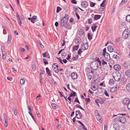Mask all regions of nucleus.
<instances>
[{"mask_svg": "<svg viewBox=\"0 0 130 130\" xmlns=\"http://www.w3.org/2000/svg\"><path fill=\"white\" fill-rule=\"evenodd\" d=\"M90 67L91 69L93 70H96L99 67L98 63L96 61H93L90 64Z\"/></svg>", "mask_w": 130, "mask_h": 130, "instance_id": "obj_1", "label": "nucleus"}, {"mask_svg": "<svg viewBox=\"0 0 130 130\" xmlns=\"http://www.w3.org/2000/svg\"><path fill=\"white\" fill-rule=\"evenodd\" d=\"M112 76L114 79L117 82H119L120 80V74L119 72H113Z\"/></svg>", "mask_w": 130, "mask_h": 130, "instance_id": "obj_2", "label": "nucleus"}, {"mask_svg": "<svg viewBox=\"0 0 130 130\" xmlns=\"http://www.w3.org/2000/svg\"><path fill=\"white\" fill-rule=\"evenodd\" d=\"M130 31L128 29H125L123 31L122 34L123 38L125 39H126L130 35Z\"/></svg>", "mask_w": 130, "mask_h": 130, "instance_id": "obj_3", "label": "nucleus"}, {"mask_svg": "<svg viewBox=\"0 0 130 130\" xmlns=\"http://www.w3.org/2000/svg\"><path fill=\"white\" fill-rule=\"evenodd\" d=\"M58 65L57 63H55L53 64L52 68L55 72L58 73L59 71V69L58 68Z\"/></svg>", "mask_w": 130, "mask_h": 130, "instance_id": "obj_4", "label": "nucleus"}, {"mask_svg": "<svg viewBox=\"0 0 130 130\" xmlns=\"http://www.w3.org/2000/svg\"><path fill=\"white\" fill-rule=\"evenodd\" d=\"M95 116L97 119L99 120L100 122H102V118L101 116H100L99 113H98V111L97 110L95 111Z\"/></svg>", "mask_w": 130, "mask_h": 130, "instance_id": "obj_5", "label": "nucleus"}, {"mask_svg": "<svg viewBox=\"0 0 130 130\" xmlns=\"http://www.w3.org/2000/svg\"><path fill=\"white\" fill-rule=\"evenodd\" d=\"M76 117L78 119H81L82 117V115L80 111H76Z\"/></svg>", "mask_w": 130, "mask_h": 130, "instance_id": "obj_6", "label": "nucleus"}, {"mask_svg": "<svg viewBox=\"0 0 130 130\" xmlns=\"http://www.w3.org/2000/svg\"><path fill=\"white\" fill-rule=\"evenodd\" d=\"M63 18H62L60 24V27H62V26H64L67 23V20L63 19Z\"/></svg>", "mask_w": 130, "mask_h": 130, "instance_id": "obj_7", "label": "nucleus"}, {"mask_svg": "<svg viewBox=\"0 0 130 130\" xmlns=\"http://www.w3.org/2000/svg\"><path fill=\"white\" fill-rule=\"evenodd\" d=\"M124 105H127L130 102V100L128 98H126L123 99L122 101Z\"/></svg>", "mask_w": 130, "mask_h": 130, "instance_id": "obj_8", "label": "nucleus"}, {"mask_svg": "<svg viewBox=\"0 0 130 130\" xmlns=\"http://www.w3.org/2000/svg\"><path fill=\"white\" fill-rule=\"evenodd\" d=\"M103 55L104 57V59L106 61H108L110 60V57L109 54L108 53H106L104 54V55Z\"/></svg>", "mask_w": 130, "mask_h": 130, "instance_id": "obj_9", "label": "nucleus"}, {"mask_svg": "<svg viewBox=\"0 0 130 130\" xmlns=\"http://www.w3.org/2000/svg\"><path fill=\"white\" fill-rule=\"evenodd\" d=\"M113 68L115 70L119 71L121 70V66L120 65L117 64L114 66Z\"/></svg>", "mask_w": 130, "mask_h": 130, "instance_id": "obj_10", "label": "nucleus"}, {"mask_svg": "<svg viewBox=\"0 0 130 130\" xmlns=\"http://www.w3.org/2000/svg\"><path fill=\"white\" fill-rule=\"evenodd\" d=\"M71 77L73 79H76L78 77L77 74L75 72H73L71 74Z\"/></svg>", "mask_w": 130, "mask_h": 130, "instance_id": "obj_11", "label": "nucleus"}, {"mask_svg": "<svg viewBox=\"0 0 130 130\" xmlns=\"http://www.w3.org/2000/svg\"><path fill=\"white\" fill-rule=\"evenodd\" d=\"M119 121L122 123H124L126 121V119L125 117H121L119 118Z\"/></svg>", "mask_w": 130, "mask_h": 130, "instance_id": "obj_12", "label": "nucleus"}, {"mask_svg": "<svg viewBox=\"0 0 130 130\" xmlns=\"http://www.w3.org/2000/svg\"><path fill=\"white\" fill-rule=\"evenodd\" d=\"M88 43H86L85 44H83L82 47V49L84 50H86L88 49Z\"/></svg>", "mask_w": 130, "mask_h": 130, "instance_id": "obj_13", "label": "nucleus"}, {"mask_svg": "<svg viewBox=\"0 0 130 130\" xmlns=\"http://www.w3.org/2000/svg\"><path fill=\"white\" fill-rule=\"evenodd\" d=\"M82 39V38L81 37H78L76 38L75 40V42L77 44H78L81 42Z\"/></svg>", "mask_w": 130, "mask_h": 130, "instance_id": "obj_14", "label": "nucleus"}, {"mask_svg": "<svg viewBox=\"0 0 130 130\" xmlns=\"http://www.w3.org/2000/svg\"><path fill=\"white\" fill-rule=\"evenodd\" d=\"M125 74L127 77H130V70H126L125 71Z\"/></svg>", "mask_w": 130, "mask_h": 130, "instance_id": "obj_15", "label": "nucleus"}, {"mask_svg": "<svg viewBox=\"0 0 130 130\" xmlns=\"http://www.w3.org/2000/svg\"><path fill=\"white\" fill-rule=\"evenodd\" d=\"M37 17L36 16L34 15L32 18L31 20V22L32 23H34L37 20Z\"/></svg>", "mask_w": 130, "mask_h": 130, "instance_id": "obj_16", "label": "nucleus"}, {"mask_svg": "<svg viewBox=\"0 0 130 130\" xmlns=\"http://www.w3.org/2000/svg\"><path fill=\"white\" fill-rule=\"evenodd\" d=\"M88 3L86 1H83L82 2L81 5L85 8L88 6Z\"/></svg>", "mask_w": 130, "mask_h": 130, "instance_id": "obj_17", "label": "nucleus"}, {"mask_svg": "<svg viewBox=\"0 0 130 130\" xmlns=\"http://www.w3.org/2000/svg\"><path fill=\"white\" fill-rule=\"evenodd\" d=\"M42 55L43 57H47L48 58H50V57L49 54L47 52H46L42 54Z\"/></svg>", "mask_w": 130, "mask_h": 130, "instance_id": "obj_18", "label": "nucleus"}, {"mask_svg": "<svg viewBox=\"0 0 130 130\" xmlns=\"http://www.w3.org/2000/svg\"><path fill=\"white\" fill-rule=\"evenodd\" d=\"M78 33L80 36H83L84 35V30L82 29H80L79 30Z\"/></svg>", "mask_w": 130, "mask_h": 130, "instance_id": "obj_19", "label": "nucleus"}, {"mask_svg": "<svg viewBox=\"0 0 130 130\" xmlns=\"http://www.w3.org/2000/svg\"><path fill=\"white\" fill-rule=\"evenodd\" d=\"M108 49L109 52H111L113 50V47L109 45L108 47Z\"/></svg>", "mask_w": 130, "mask_h": 130, "instance_id": "obj_20", "label": "nucleus"}, {"mask_svg": "<svg viewBox=\"0 0 130 130\" xmlns=\"http://www.w3.org/2000/svg\"><path fill=\"white\" fill-rule=\"evenodd\" d=\"M117 87L116 86V87H113L112 88L110 89V91L111 92H113L117 91Z\"/></svg>", "mask_w": 130, "mask_h": 130, "instance_id": "obj_21", "label": "nucleus"}, {"mask_svg": "<svg viewBox=\"0 0 130 130\" xmlns=\"http://www.w3.org/2000/svg\"><path fill=\"white\" fill-rule=\"evenodd\" d=\"M86 74L88 76V78L90 79L92 78V77L94 75V73H92L90 74L86 73Z\"/></svg>", "mask_w": 130, "mask_h": 130, "instance_id": "obj_22", "label": "nucleus"}, {"mask_svg": "<svg viewBox=\"0 0 130 130\" xmlns=\"http://www.w3.org/2000/svg\"><path fill=\"white\" fill-rule=\"evenodd\" d=\"M46 73L48 75L50 76H51L52 75L51 74L50 71L49 70L48 68V67H46Z\"/></svg>", "mask_w": 130, "mask_h": 130, "instance_id": "obj_23", "label": "nucleus"}, {"mask_svg": "<svg viewBox=\"0 0 130 130\" xmlns=\"http://www.w3.org/2000/svg\"><path fill=\"white\" fill-rule=\"evenodd\" d=\"M86 71L87 72L86 73L90 74L92 73H94V71L92 70H91L90 69L87 68L86 70Z\"/></svg>", "mask_w": 130, "mask_h": 130, "instance_id": "obj_24", "label": "nucleus"}, {"mask_svg": "<svg viewBox=\"0 0 130 130\" xmlns=\"http://www.w3.org/2000/svg\"><path fill=\"white\" fill-rule=\"evenodd\" d=\"M97 27V26L95 25H93L92 26L91 28L93 32L95 31Z\"/></svg>", "mask_w": 130, "mask_h": 130, "instance_id": "obj_25", "label": "nucleus"}, {"mask_svg": "<svg viewBox=\"0 0 130 130\" xmlns=\"http://www.w3.org/2000/svg\"><path fill=\"white\" fill-rule=\"evenodd\" d=\"M113 58L115 59L116 61H118L120 59L119 57L117 55L114 54L113 56Z\"/></svg>", "mask_w": 130, "mask_h": 130, "instance_id": "obj_26", "label": "nucleus"}, {"mask_svg": "<svg viewBox=\"0 0 130 130\" xmlns=\"http://www.w3.org/2000/svg\"><path fill=\"white\" fill-rule=\"evenodd\" d=\"M115 83V81L114 79L111 78L110 79L109 82V84L111 85H113Z\"/></svg>", "mask_w": 130, "mask_h": 130, "instance_id": "obj_27", "label": "nucleus"}, {"mask_svg": "<svg viewBox=\"0 0 130 130\" xmlns=\"http://www.w3.org/2000/svg\"><path fill=\"white\" fill-rule=\"evenodd\" d=\"M126 88L127 90L129 92H130V83H128L127 84Z\"/></svg>", "mask_w": 130, "mask_h": 130, "instance_id": "obj_28", "label": "nucleus"}, {"mask_svg": "<svg viewBox=\"0 0 130 130\" xmlns=\"http://www.w3.org/2000/svg\"><path fill=\"white\" fill-rule=\"evenodd\" d=\"M101 61L102 62V64L103 66H104L105 67L107 65V62L105 61V59L104 60L103 59Z\"/></svg>", "mask_w": 130, "mask_h": 130, "instance_id": "obj_29", "label": "nucleus"}, {"mask_svg": "<svg viewBox=\"0 0 130 130\" xmlns=\"http://www.w3.org/2000/svg\"><path fill=\"white\" fill-rule=\"evenodd\" d=\"M101 17V15H94V19L95 20H97L100 19Z\"/></svg>", "mask_w": 130, "mask_h": 130, "instance_id": "obj_30", "label": "nucleus"}, {"mask_svg": "<svg viewBox=\"0 0 130 130\" xmlns=\"http://www.w3.org/2000/svg\"><path fill=\"white\" fill-rule=\"evenodd\" d=\"M72 92H73L71 93L70 95V97H74L75 96L76 93L75 92L73 91V90H72Z\"/></svg>", "mask_w": 130, "mask_h": 130, "instance_id": "obj_31", "label": "nucleus"}, {"mask_svg": "<svg viewBox=\"0 0 130 130\" xmlns=\"http://www.w3.org/2000/svg\"><path fill=\"white\" fill-rule=\"evenodd\" d=\"M20 83L21 85H24L25 83V79L23 78L21 79L20 81Z\"/></svg>", "mask_w": 130, "mask_h": 130, "instance_id": "obj_32", "label": "nucleus"}, {"mask_svg": "<svg viewBox=\"0 0 130 130\" xmlns=\"http://www.w3.org/2000/svg\"><path fill=\"white\" fill-rule=\"evenodd\" d=\"M103 99H101L100 100H98L95 101V102L96 103H99L101 104H102L103 103V101H102Z\"/></svg>", "mask_w": 130, "mask_h": 130, "instance_id": "obj_33", "label": "nucleus"}, {"mask_svg": "<svg viewBox=\"0 0 130 130\" xmlns=\"http://www.w3.org/2000/svg\"><path fill=\"white\" fill-rule=\"evenodd\" d=\"M126 21L128 22H130V14L126 16Z\"/></svg>", "mask_w": 130, "mask_h": 130, "instance_id": "obj_34", "label": "nucleus"}, {"mask_svg": "<svg viewBox=\"0 0 130 130\" xmlns=\"http://www.w3.org/2000/svg\"><path fill=\"white\" fill-rule=\"evenodd\" d=\"M3 115V121H4L8 120L6 116L5 113H4Z\"/></svg>", "mask_w": 130, "mask_h": 130, "instance_id": "obj_35", "label": "nucleus"}, {"mask_svg": "<svg viewBox=\"0 0 130 130\" xmlns=\"http://www.w3.org/2000/svg\"><path fill=\"white\" fill-rule=\"evenodd\" d=\"M11 35H8V40L7 41V43H8L9 44L10 42V41L11 40Z\"/></svg>", "mask_w": 130, "mask_h": 130, "instance_id": "obj_36", "label": "nucleus"}, {"mask_svg": "<svg viewBox=\"0 0 130 130\" xmlns=\"http://www.w3.org/2000/svg\"><path fill=\"white\" fill-rule=\"evenodd\" d=\"M79 46L78 45L74 46L73 49V50H74L75 51L77 50L78 49Z\"/></svg>", "mask_w": 130, "mask_h": 130, "instance_id": "obj_37", "label": "nucleus"}, {"mask_svg": "<svg viewBox=\"0 0 130 130\" xmlns=\"http://www.w3.org/2000/svg\"><path fill=\"white\" fill-rule=\"evenodd\" d=\"M88 37L89 40H90L92 38V36L90 33H89L88 34Z\"/></svg>", "mask_w": 130, "mask_h": 130, "instance_id": "obj_38", "label": "nucleus"}, {"mask_svg": "<svg viewBox=\"0 0 130 130\" xmlns=\"http://www.w3.org/2000/svg\"><path fill=\"white\" fill-rule=\"evenodd\" d=\"M61 10V8L59 6L57 7V10H56V12L58 13Z\"/></svg>", "mask_w": 130, "mask_h": 130, "instance_id": "obj_39", "label": "nucleus"}, {"mask_svg": "<svg viewBox=\"0 0 130 130\" xmlns=\"http://www.w3.org/2000/svg\"><path fill=\"white\" fill-rule=\"evenodd\" d=\"M68 14H66L65 15L64 17L63 18V19L66 20H67V21H68Z\"/></svg>", "mask_w": 130, "mask_h": 130, "instance_id": "obj_40", "label": "nucleus"}, {"mask_svg": "<svg viewBox=\"0 0 130 130\" xmlns=\"http://www.w3.org/2000/svg\"><path fill=\"white\" fill-rule=\"evenodd\" d=\"M51 105L53 108L56 109L57 108L56 107L57 105L55 104L52 103V104Z\"/></svg>", "mask_w": 130, "mask_h": 130, "instance_id": "obj_41", "label": "nucleus"}, {"mask_svg": "<svg viewBox=\"0 0 130 130\" xmlns=\"http://www.w3.org/2000/svg\"><path fill=\"white\" fill-rule=\"evenodd\" d=\"M6 53H3L2 54V58L3 59H5L6 58Z\"/></svg>", "mask_w": 130, "mask_h": 130, "instance_id": "obj_42", "label": "nucleus"}, {"mask_svg": "<svg viewBox=\"0 0 130 130\" xmlns=\"http://www.w3.org/2000/svg\"><path fill=\"white\" fill-rule=\"evenodd\" d=\"M13 110H14V114L16 116L17 114V111L16 109L14 107Z\"/></svg>", "mask_w": 130, "mask_h": 130, "instance_id": "obj_43", "label": "nucleus"}, {"mask_svg": "<svg viewBox=\"0 0 130 130\" xmlns=\"http://www.w3.org/2000/svg\"><path fill=\"white\" fill-rule=\"evenodd\" d=\"M91 88L93 91H95L97 89V88L95 87V86H91Z\"/></svg>", "mask_w": 130, "mask_h": 130, "instance_id": "obj_44", "label": "nucleus"}, {"mask_svg": "<svg viewBox=\"0 0 130 130\" xmlns=\"http://www.w3.org/2000/svg\"><path fill=\"white\" fill-rule=\"evenodd\" d=\"M128 0H122L121 3L122 5H123L127 2Z\"/></svg>", "mask_w": 130, "mask_h": 130, "instance_id": "obj_45", "label": "nucleus"}, {"mask_svg": "<svg viewBox=\"0 0 130 130\" xmlns=\"http://www.w3.org/2000/svg\"><path fill=\"white\" fill-rule=\"evenodd\" d=\"M78 58V56L77 55H76L75 57H73L72 58V60L73 61H74L77 59Z\"/></svg>", "mask_w": 130, "mask_h": 130, "instance_id": "obj_46", "label": "nucleus"}, {"mask_svg": "<svg viewBox=\"0 0 130 130\" xmlns=\"http://www.w3.org/2000/svg\"><path fill=\"white\" fill-rule=\"evenodd\" d=\"M30 114V116L32 117V118L33 119L34 121L35 122L36 121V120H35V118H34V116L32 115V113L30 112H28Z\"/></svg>", "mask_w": 130, "mask_h": 130, "instance_id": "obj_47", "label": "nucleus"}, {"mask_svg": "<svg viewBox=\"0 0 130 130\" xmlns=\"http://www.w3.org/2000/svg\"><path fill=\"white\" fill-rule=\"evenodd\" d=\"M95 4V3L93 2H91L90 4V6L91 7H94Z\"/></svg>", "mask_w": 130, "mask_h": 130, "instance_id": "obj_48", "label": "nucleus"}, {"mask_svg": "<svg viewBox=\"0 0 130 130\" xmlns=\"http://www.w3.org/2000/svg\"><path fill=\"white\" fill-rule=\"evenodd\" d=\"M76 105L77 106V108H79L80 109H82V110H84V109L82 107L80 106L79 105V104H77Z\"/></svg>", "mask_w": 130, "mask_h": 130, "instance_id": "obj_49", "label": "nucleus"}, {"mask_svg": "<svg viewBox=\"0 0 130 130\" xmlns=\"http://www.w3.org/2000/svg\"><path fill=\"white\" fill-rule=\"evenodd\" d=\"M82 52L81 49H79L77 53L78 55H80L81 54Z\"/></svg>", "mask_w": 130, "mask_h": 130, "instance_id": "obj_50", "label": "nucleus"}, {"mask_svg": "<svg viewBox=\"0 0 130 130\" xmlns=\"http://www.w3.org/2000/svg\"><path fill=\"white\" fill-rule=\"evenodd\" d=\"M85 101L86 102V104H87V103L90 101V98H86L85 99Z\"/></svg>", "mask_w": 130, "mask_h": 130, "instance_id": "obj_51", "label": "nucleus"}, {"mask_svg": "<svg viewBox=\"0 0 130 130\" xmlns=\"http://www.w3.org/2000/svg\"><path fill=\"white\" fill-rule=\"evenodd\" d=\"M43 62L45 64H48V62L47 61L46 59H43Z\"/></svg>", "mask_w": 130, "mask_h": 130, "instance_id": "obj_52", "label": "nucleus"}, {"mask_svg": "<svg viewBox=\"0 0 130 130\" xmlns=\"http://www.w3.org/2000/svg\"><path fill=\"white\" fill-rule=\"evenodd\" d=\"M32 69L34 70L35 71L36 69V65L35 64H34L32 65Z\"/></svg>", "mask_w": 130, "mask_h": 130, "instance_id": "obj_53", "label": "nucleus"}, {"mask_svg": "<svg viewBox=\"0 0 130 130\" xmlns=\"http://www.w3.org/2000/svg\"><path fill=\"white\" fill-rule=\"evenodd\" d=\"M2 28L3 29V30L4 31H6V30H7V31H8V29L7 27H6V26H4L3 25L2 26Z\"/></svg>", "mask_w": 130, "mask_h": 130, "instance_id": "obj_54", "label": "nucleus"}, {"mask_svg": "<svg viewBox=\"0 0 130 130\" xmlns=\"http://www.w3.org/2000/svg\"><path fill=\"white\" fill-rule=\"evenodd\" d=\"M38 43L40 45V46L42 48H44V47L43 45L41 43V42H40L39 41V40Z\"/></svg>", "mask_w": 130, "mask_h": 130, "instance_id": "obj_55", "label": "nucleus"}, {"mask_svg": "<svg viewBox=\"0 0 130 130\" xmlns=\"http://www.w3.org/2000/svg\"><path fill=\"white\" fill-rule=\"evenodd\" d=\"M107 53L106 52V48H104L103 50V55H104V54Z\"/></svg>", "mask_w": 130, "mask_h": 130, "instance_id": "obj_56", "label": "nucleus"}, {"mask_svg": "<svg viewBox=\"0 0 130 130\" xmlns=\"http://www.w3.org/2000/svg\"><path fill=\"white\" fill-rule=\"evenodd\" d=\"M4 125L5 126L7 127L8 125V121H5Z\"/></svg>", "mask_w": 130, "mask_h": 130, "instance_id": "obj_57", "label": "nucleus"}, {"mask_svg": "<svg viewBox=\"0 0 130 130\" xmlns=\"http://www.w3.org/2000/svg\"><path fill=\"white\" fill-rule=\"evenodd\" d=\"M66 28H68L69 26V23H68V24H65V25L64 26Z\"/></svg>", "mask_w": 130, "mask_h": 130, "instance_id": "obj_58", "label": "nucleus"}, {"mask_svg": "<svg viewBox=\"0 0 130 130\" xmlns=\"http://www.w3.org/2000/svg\"><path fill=\"white\" fill-rule=\"evenodd\" d=\"M104 94L106 95L107 96H109V95L107 93V91L106 90H105L104 91Z\"/></svg>", "mask_w": 130, "mask_h": 130, "instance_id": "obj_59", "label": "nucleus"}, {"mask_svg": "<svg viewBox=\"0 0 130 130\" xmlns=\"http://www.w3.org/2000/svg\"><path fill=\"white\" fill-rule=\"evenodd\" d=\"M44 73H45V71H44L43 70H41L40 71V75H41L42 74H43Z\"/></svg>", "mask_w": 130, "mask_h": 130, "instance_id": "obj_60", "label": "nucleus"}, {"mask_svg": "<svg viewBox=\"0 0 130 130\" xmlns=\"http://www.w3.org/2000/svg\"><path fill=\"white\" fill-rule=\"evenodd\" d=\"M74 101L75 102H77L78 103H79V104H80V103L79 101L77 98H75V100Z\"/></svg>", "mask_w": 130, "mask_h": 130, "instance_id": "obj_61", "label": "nucleus"}, {"mask_svg": "<svg viewBox=\"0 0 130 130\" xmlns=\"http://www.w3.org/2000/svg\"><path fill=\"white\" fill-rule=\"evenodd\" d=\"M18 22H19L20 25L21 26L22 24V21L21 19H18Z\"/></svg>", "mask_w": 130, "mask_h": 130, "instance_id": "obj_62", "label": "nucleus"}, {"mask_svg": "<svg viewBox=\"0 0 130 130\" xmlns=\"http://www.w3.org/2000/svg\"><path fill=\"white\" fill-rule=\"evenodd\" d=\"M71 2L73 4H76L77 3L76 0H72Z\"/></svg>", "mask_w": 130, "mask_h": 130, "instance_id": "obj_63", "label": "nucleus"}, {"mask_svg": "<svg viewBox=\"0 0 130 130\" xmlns=\"http://www.w3.org/2000/svg\"><path fill=\"white\" fill-rule=\"evenodd\" d=\"M127 107L128 109L129 110H130V102L129 103V104H128L127 105Z\"/></svg>", "mask_w": 130, "mask_h": 130, "instance_id": "obj_64", "label": "nucleus"}]
</instances>
